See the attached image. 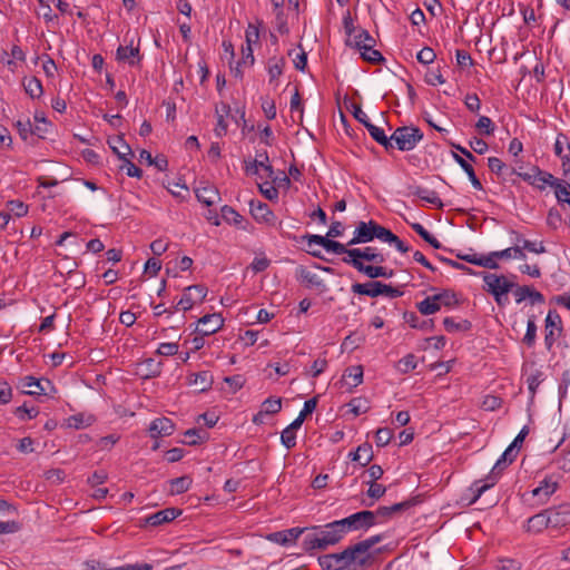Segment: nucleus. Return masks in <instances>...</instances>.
I'll list each match as a JSON object with an SVG mask.
<instances>
[{"mask_svg": "<svg viewBox=\"0 0 570 570\" xmlns=\"http://www.w3.org/2000/svg\"><path fill=\"white\" fill-rule=\"evenodd\" d=\"M338 522L333 521L323 527L307 528V533L303 537L302 548L304 552L312 556L316 550H326L331 546H335L344 538V532Z\"/></svg>", "mask_w": 570, "mask_h": 570, "instance_id": "1", "label": "nucleus"}, {"mask_svg": "<svg viewBox=\"0 0 570 570\" xmlns=\"http://www.w3.org/2000/svg\"><path fill=\"white\" fill-rule=\"evenodd\" d=\"M515 449L509 445L503 452L501 458L494 464L491 474L488 476L489 483H483L481 480L473 482L470 490L473 492L471 503H474L488 489L493 487L498 480L497 474L500 473L508 464H511L517 456Z\"/></svg>", "mask_w": 570, "mask_h": 570, "instance_id": "2", "label": "nucleus"}, {"mask_svg": "<svg viewBox=\"0 0 570 570\" xmlns=\"http://www.w3.org/2000/svg\"><path fill=\"white\" fill-rule=\"evenodd\" d=\"M484 291L490 293L498 305L508 303V294L511 292L515 284L509 281L504 275H497L487 273L483 275Z\"/></svg>", "mask_w": 570, "mask_h": 570, "instance_id": "3", "label": "nucleus"}, {"mask_svg": "<svg viewBox=\"0 0 570 570\" xmlns=\"http://www.w3.org/2000/svg\"><path fill=\"white\" fill-rule=\"evenodd\" d=\"M347 570H364L370 567L374 561V556L366 547L361 542L351 544L344 549Z\"/></svg>", "mask_w": 570, "mask_h": 570, "instance_id": "4", "label": "nucleus"}, {"mask_svg": "<svg viewBox=\"0 0 570 570\" xmlns=\"http://www.w3.org/2000/svg\"><path fill=\"white\" fill-rule=\"evenodd\" d=\"M351 289L354 294L366 295L370 297L386 295L391 298H396L403 295V292L400 288L379 281H372L365 284L355 283L352 285Z\"/></svg>", "mask_w": 570, "mask_h": 570, "instance_id": "5", "label": "nucleus"}, {"mask_svg": "<svg viewBox=\"0 0 570 570\" xmlns=\"http://www.w3.org/2000/svg\"><path fill=\"white\" fill-rule=\"evenodd\" d=\"M423 139V132L417 127H399L391 136L397 148L402 151H409Z\"/></svg>", "mask_w": 570, "mask_h": 570, "instance_id": "6", "label": "nucleus"}, {"mask_svg": "<svg viewBox=\"0 0 570 570\" xmlns=\"http://www.w3.org/2000/svg\"><path fill=\"white\" fill-rule=\"evenodd\" d=\"M563 331L562 321L556 311H549L544 321V345L550 352Z\"/></svg>", "mask_w": 570, "mask_h": 570, "instance_id": "7", "label": "nucleus"}, {"mask_svg": "<svg viewBox=\"0 0 570 570\" xmlns=\"http://www.w3.org/2000/svg\"><path fill=\"white\" fill-rule=\"evenodd\" d=\"M208 293L207 287L203 285H193L184 289L180 299L175 309L189 311L195 304L203 303Z\"/></svg>", "mask_w": 570, "mask_h": 570, "instance_id": "8", "label": "nucleus"}, {"mask_svg": "<svg viewBox=\"0 0 570 570\" xmlns=\"http://www.w3.org/2000/svg\"><path fill=\"white\" fill-rule=\"evenodd\" d=\"M296 278L297 281L303 284L306 288H314L317 289L320 293H324L327 287L323 278L316 274L315 272H312L305 266H299L296 269Z\"/></svg>", "mask_w": 570, "mask_h": 570, "instance_id": "9", "label": "nucleus"}, {"mask_svg": "<svg viewBox=\"0 0 570 570\" xmlns=\"http://www.w3.org/2000/svg\"><path fill=\"white\" fill-rule=\"evenodd\" d=\"M343 262L347 265L353 266L357 272L363 273L367 277L375 279L377 277L390 278L394 275L393 269H387L383 266H372L365 265L362 261L358 259H343Z\"/></svg>", "mask_w": 570, "mask_h": 570, "instance_id": "10", "label": "nucleus"}, {"mask_svg": "<svg viewBox=\"0 0 570 570\" xmlns=\"http://www.w3.org/2000/svg\"><path fill=\"white\" fill-rule=\"evenodd\" d=\"M250 214L257 223H264L269 226H276V216L269 206L261 200L249 202Z\"/></svg>", "mask_w": 570, "mask_h": 570, "instance_id": "11", "label": "nucleus"}, {"mask_svg": "<svg viewBox=\"0 0 570 570\" xmlns=\"http://www.w3.org/2000/svg\"><path fill=\"white\" fill-rule=\"evenodd\" d=\"M224 326V318L219 313L204 315L198 321L197 332L203 336H209Z\"/></svg>", "mask_w": 570, "mask_h": 570, "instance_id": "12", "label": "nucleus"}, {"mask_svg": "<svg viewBox=\"0 0 570 570\" xmlns=\"http://www.w3.org/2000/svg\"><path fill=\"white\" fill-rule=\"evenodd\" d=\"M534 175H521L524 180L529 181L535 188L542 190L547 186L556 188L559 184V179L548 171L540 170L538 167L534 168Z\"/></svg>", "mask_w": 570, "mask_h": 570, "instance_id": "13", "label": "nucleus"}, {"mask_svg": "<svg viewBox=\"0 0 570 570\" xmlns=\"http://www.w3.org/2000/svg\"><path fill=\"white\" fill-rule=\"evenodd\" d=\"M551 528H562L570 524V504H561L546 510Z\"/></svg>", "mask_w": 570, "mask_h": 570, "instance_id": "14", "label": "nucleus"}, {"mask_svg": "<svg viewBox=\"0 0 570 570\" xmlns=\"http://www.w3.org/2000/svg\"><path fill=\"white\" fill-rule=\"evenodd\" d=\"M318 563L323 570H347L344 550L338 553L321 556L318 558Z\"/></svg>", "mask_w": 570, "mask_h": 570, "instance_id": "15", "label": "nucleus"}, {"mask_svg": "<svg viewBox=\"0 0 570 570\" xmlns=\"http://www.w3.org/2000/svg\"><path fill=\"white\" fill-rule=\"evenodd\" d=\"M343 259H358V261H367L376 264H382L385 262V257L383 254L377 253L373 247L365 248H351L348 252V257H343Z\"/></svg>", "mask_w": 570, "mask_h": 570, "instance_id": "16", "label": "nucleus"}, {"mask_svg": "<svg viewBox=\"0 0 570 570\" xmlns=\"http://www.w3.org/2000/svg\"><path fill=\"white\" fill-rule=\"evenodd\" d=\"M372 225H375V220L367 223L360 222L355 228L354 237L347 243L348 246L372 242L375 238V233L372 229Z\"/></svg>", "mask_w": 570, "mask_h": 570, "instance_id": "17", "label": "nucleus"}, {"mask_svg": "<svg viewBox=\"0 0 570 570\" xmlns=\"http://www.w3.org/2000/svg\"><path fill=\"white\" fill-rule=\"evenodd\" d=\"M306 533L307 528H291L284 531L274 532L268 537V539L276 543L287 546L294 543L299 535H305Z\"/></svg>", "mask_w": 570, "mask_h": 570, "instance_id": "18", "label": "nucleus"}, {"mask_svg": "<svg viewBox=\"0 0 570 570\" xmlns=\"http://www.w3.org/2000/svg\"><path fill=\"white\" fill-rule=\"evenodd\" d=\"M245 38H246L247 48H246V50L243 49V62H244V65L248 63L252 66V65H254V61H255L252 45L256 43L259 39L258 27H256L253 23H249L246 29Z\"/></svg>", "mask_w": 570, "mask_h": 570, "instance_id": "19", "label": "nucleus"}, {"mask_svg": "<svg viewBox=\"0 0 570 570\" xmlns=\"http://www.w3.org/2000/svg\"><path fill=\"white\" fill-rule=\"evenodd\" d=\"M214 376L209 371H202L193 373L188 376V384L194 385L199 393L206 392L212 389Z\"/></svg>", "mask_w": 570, "mask_h": 570, "instance_id": "20", "label": "nucleus"}, {"mask_svg": "<svg viewBox=\"0 0 570 570\" xmlns=\"http://www.w3.org/2000/svg\"><path fill=\"white\" fill-rule=\"evenodd\" d=\"M174 430L175 425L173 421L168 417L155 419L149 426V433L151 438L171 435Z\"/></svg>", "mask_w": 570, "mask_h": 570, "instance_id": "21", "label": "nucleus"}, {"mask_svg": "<svg viewBox=\"0 0 570 570\" xmlns=\"http://www.w3.org/2000/svg\"><path fill=\"white\" fill-rule=\"evenodd\" d=\"M515 289L513 292L515 296V302L521 303L525 298H529L531 301V304H543L544 303V296L535 291L534 288L523 285V286H514Z\"/></svg>", "mask_w": 570, "mask_h": 570, "instance_id": "22", "label": "nucleus"}, {"mask_svg": "<svg viewBox=\"0 0 570 570\" xmlns=\"http://www.w3.org/2000/svg\"><path fill=\"white\" fill-rule=\"evenodd\" d=\"M180 513L181 511L178 509L167 508L147 517L146 523L153 527H157L175 520L178 515H180Z\"/></svg>", "mask_w": 570, "mask_h": 570, "instance_id": "23", "label": "nucleus"}, {"mask_svg": "<svg viewBox=\"0 0 570 570\" xmlns=\"http://www.w3.org/2000/svg\"><path fill=\"white\" fill-rule=\"evenodd\" d=\"M161 366H163V363L160 361H156L154 358H146L138 364L137 373L142 379L157 377L161 373Z\"/></svg>", "mask_w": 570, "mask_h": 570, "instance_id": "24", "label": "nucleus"}, {"mask_svg": "<svg viewBox=\"0 0 570 570\" xmlns=\"http://www.w3.org/2000/svg\"><path fill=\"white\" fill-rule=\"evenodd\" d=\"M409 189L412 195L420 197L423 202L431 204L436 208L443 207V203L438 196L436 191L429 190L421 186H410Z\"/></svg>", "mask_w": 570, "mask_h": 570, "instance_id": "25", "label": "nucleus"}, {"mask_svg": "<svg viewBox=\"0 0 570 570\" xmlns=\"http://www.w3.org/2000/svg\"><path fill=\"white\" fill-rule=\"evenodd\" d=\"M197 199L205 206L209 207L220 200L219 191L216 187L207 185L196 189Z\"/></svg>", "mask_w": 570, "mask_h": 570, "instance_id": "26", "label": "nucleus"}, {"mask_svg": "<svg viewBox=\"0 0 570 570\" xmlns=\"http://www.w3.org/2000/svg\"><path fill=\"white\" fill-rule=\"evenodd\" d=\"M108 145L119 159H125L126 156L132 155L130 146L126 142L122 136L109 138Z\"/></svg>", "mask_w": 570, "mask_h": 570, "instance_id": "27", "label": "nucleus"}, {"mask_svg": "<svg viewBox=\"0 0 570 570\" xmlns=\"http://www.w3.org/2000/svg\"><path fill=\"white\" fill-rule=\"evenodd\" d=\"M551 527L546 510L532 515L528 519L527 530L530 532H541L544 529Z\"/></svg>", "mask_w": 570, "mask_h": 570, "instance_id": "28", "label": "nucleus"}, {"mask_svg": "<svg viewBox=\"0 0 570 570\" xmlns=\"http://www.w3.org/2000/svg\"><path fill=\"white\" fill-rule=\"evenodd\" d=\"M352 461L358 462L362 466H366L373 459L372 445L363 443L357 446L355 452L350 454Z\"/></svg>", "mask_w": 570, "mask_h": 570, "instance_id": "29", "label": "nucleus"}, {"mask_svg": "<svg viewBox=\"0 0 570 570\" xmlns=\"http://www.w3.org/2000/svg\"><path fill=\"white\" fill-rule=\"evenodd\" d=\"M453 158L461 166V168L466 173L472 186L478 190H482L483 186H482L480 179L476 177L475 171H474L473 167L471 166V164L468 163L466 159H464L462 156H460L459 154H455V153L453 154Z\"/></svg>", "mask_w": 570, "mask_h": 570, "instance_id": "30", "label": "nucleus"}, {"mask_svg": "<svg viewBox=\"0 0 570 570\" xmlns=\"http://www.w3.org/2000/svg\"><path fill=\"white\" fill-rule=\"evenodd\" d=\"M558 489V483L552 481L550 478H546L540 482V485L532 490L533 497L543 495L544 500H548Z\"/></svg>", "mask_w": 570, "mask_h": 570, "instance_id": "31", "label": "nucleus"}, {"mask_svg": "<svg viewBox=\"0 0 570 570\" xmlns=\"http://www.w3.org/2000/svg\"><path fill=\"white\" fill-rule=\"evenodd\" d=\"M365 128L368 130L371 137L379 142L380 145L384 146L385 149L392 148L393 145L391 142V138H387L384 130L380 127H376L371 121L365 124Z\"/></svg>", "mask_w": 570, "mask_h": 570, "instance_id": "32", "label": "nucleus"}, {"mask_svg": "<svg viewBox=\"0 0 570 570\" xmlns=\"http://www.w3.org/2000/svg\"><path fill=\"white\" fill-rule=\"evenodd\" d=\"M21 385L22 387L29 389L24 391V393L29 395H41L46 393V390L42 386L41 381L31 375L22 377Z\"/></svg>", "mask_w": 570, "mask_h": 570, "instance_id": "33", "label": "nucleus"}, {"mask_svg": "<svg viewBox=\"0 0 570 570\" xmlns=\"http://www.w3.org/2000/svg\"><path fill=\"white\" fill-rule=\"evenodd\" d=\"M441 309V306L453 307L459 305L456 294L451 289H443L441 293L432 295Z\"/></svg>", "mask_w": 570, "mask_h": 570, "instance_id": "34", "label": "nucleus"}, {"mask_svg": "<svg viewBox=\"0 0 570 570\" xmlns=\"http://www.w3.org/2000/svg\"><path fill=\"white\" fill-rule=\"evenodd\" d=\"M134 58L139 59V48L132 46H119L117 49V59L120 61H127L134 66L136 61Z\"/></svg>", "mask_w": 570, "mask_h": 570, "instance_id": "35", "label": "nucleus"}, {"mask_svg": "<svg viewBox=\"0 0 570 570\" xmlns=\"http://www.w3.org/2000/svg\"><path fill=\"white\" fill-rule=\"evenodd\" d=\"M267 66L269 82H273L282 76L285 66V59L283 57H272L268 59Z\"/></svg>", "mask_w": 570, "mask_h": 570, "instance_id": "36", "label": "nucleus"}, {"mask_svg": "<svg viewBox=\"0 0 570 570\" xmlns=\"http://www.w3.org/2000/svg\"><path fill=\"white\" fill-rule=\"evenodd\" d=\"M337 522H338L337 525L341 527L344 534H346L348 531H352V530L363 529L360 512L353 513L342 520H337Z\"/></svg>", "mask_w": 570, "mask_h": 570, "instance_id": "37", "label": "nucleus"}, {"mask_svg": "<svg viewBox=\"0 0 570 570\" xmlns=\"http://www.w3.org/2000/svg\"><path fill=\"white\" fill-rule=\"evenodd\" d=\"M230 111V107L229 105L223 102L220 105V107H217L216 108V114H217V125L215 127V134L217 137H223L224 135H226L227 132V124L224 119V114H229Z\"/></svg>", "mask_w": 570, "mask_h": 570, "instance_id": "38", "label": "nucleus"}, {"mask_svg": "<svg viewBox=\"0 0 570 570\" xmlns=\"http://www.w3.org/2000/svg\"><path fill=\"white\" fill-rule=\"evenodd\" d=\"M22 83L26 92L32 99L39 98L43 94L41 81L37 77L24 78Z\"/></svg>", "mask_w": 570, "mask_h": 570, "instance_id": "39", "label": "nucleus"}, {"mask_svg": "<svg viewBox=\"0 0 570 570\" xmlns=\"http://www.w3.org/2000/svg\"><path fill=\"white\" fill-rule=\"evenodd\" d=\"M443 325L446 332L454 333V332H466L470 331L472 327V324L468 320H463L462 322H455L452 317H445L443 320Z\"/></svg>", "mask_w": 570, "mask_h": 570, "instance_id": "40", "label": "nucleus"}, {"mask_svg": "<svg viewBox=\"0 0 570 570\" xmlns=\"http://www.w3.org/2000/svg\"><path fill=\"white\" fill-rule=\"evenodd\" d=\"M184 443L188 445H196L205 442L208 439V433L199 429H189L185 432Z\"/></svg>", "mask_w": 570, "mask_h": 570, "instance_id": "41", "label": "nucleus"}, {"mask_svg": "<svg viewBox=\"0 0 570 570\" xmlns=\"http://www.w3.org/2000/svg\"><path fill=\"white\" fill-rule=\"evenodd\" d=\"M537 330H538V327H537V324H535V315H531L528 318L527 332H525V335L523 337V343L528 347H532L535 344Z\"/></svg>", "mask_w": 570, "mask_h": 570, "instance_id": "42", "label": "nucleus"}, {"mask_svg": "<svg viewBox=\"0 0 570 570\" xmlns=\"http://www.w3.org/2000/svg\"><path fill=\"white\" fill-rule=\"evenodd\" d=\"M416 356L412 353L410 354H406L404 357H402L397 364H396V370L402 373V374H406V373H410L411 371L415 370L416 368Z\"/></svg>", "mask_w": 570, "mask_h": 570, "instance_id": "43", "label": "nucleus"}, {"mask_svg": "<svg viewBox=\"0 0 570 570\" xmlns=\"http://www.w3.org/2000/svg\"><path fill=\"white\" fill-rule=\"evenodd\" d=\"M513 234L515 235V242L518 244H522V248L523 249H527L531 253H535V254H543L546 253V247L543 246L542 243H535V242H531V240H528V239H524L521 237L520 234L513 232Z\"/></svg>", "mask_w": 570, "mask_h": 570, "instance_id": "44", "label": "nucleus"}, {"mask_svg": "<svg viewBox=\"0 0 570 570\" xmlns=\"http://www.w3.org/2000/svg\"><path fill=\"white\" fill-rule=\"evenodd\" d=\"M347 406L350 407V411L355 415H360L363 413L368 412L370 404L368 401L364 397H354L348 403Z\"/></svg>", "mask_w": 570, "mask_h": 570, "instance_id": "45", "label": "nucleus"}, {"mask_svg": "<svg viewBox=\"0 0 570 570\" xmlns=\"http://www.w3.org/2000/svg\"><path fill=\"white\" fill-rule=\"evenodd\" d=\"M416 308L422 315H431L440 311L438 303L433 301V296H428L422 302H419Z\"/></svg>", "mask_w": 570, "mask_h": 570, "instance_id": "46", "label": "nucleus"}, {"mask_svg": "<svg viewBox=\"0 0 570 570\" xmlns=\"http://www.w3.org/2000/svg\"><path fill=\"white\" fill-rule=\"evenodd\" d=\"M404 318L406 323L413 328L430 330L433 327V320L420 321L415 313H405Z\"/></svg>", "mask_w": 570, "mask_h": 570, "instance_id": "47", "label": "nucleus"}, {"mask_svg": "<svg viewBox=\"0 0 570 570\" xmlns=\"http://www.w3.org/2000/svg\"><path fill=\"white\" fill-rule=\"evenodd\" d=\"M261 410L266 415L278 413L282 410V399L281 397H268V399H266L262 403Z\"/></svg>", "mask_w": 570, "mask_h": 570, "instance_id": "48", "label": "nucleus"}, {"mask_svg": "<svg viewBox=\"0 0 570 570\" xmlns=\"http://www.w3.org/2000/svg\"><path fill=\"white\" fill-rule=\"evenodd\" d=\"M191 479L186 475L173 479L170 481L171 492L176 494L187 492L191 485Z\"/></svg>", "mask_w": 570, "mask_h": 570, "instance_id": "49", "label": "nucleus"}, {"mask_svg": "<svg viewBox=\"0 0 570 570\" xmlns=\"http://www.w3.org/2000/svg\"><path fill=\"white\" fill-rule=\"evenodd\" d=\"M374 45H367V47L363 46V49L361 51L362 58L371 63H377L384 60V57L379 50H375Z\"/></svg>", "mask_w": 570, "mask_h": 570, "instance_id": "50", "label": "nucleus"}, {"mask_svg": "<svg viewBox=\"0 0 570 570\" xmlns=\"http://www.w3.org/2000/svg\"><path fill=\"white\" fill-rule=\"evenodd\" d=\"M343 377L352 380L351 386H357L363 381V367L361 365L350 366L345 370Z\"/></svg>", "mask_w": 570, "mask_h": 570, "instance_id": "51", "label": "nucleus"}, {"mask_svg": "<svg viewBox=\"0 0 570 570\" xmlns=\"http://www.w3.org/2000/svg\"><path fill=\"white\" fill-rule=\"evenodd\" d=\"M543 373L540 370H535L527 377L528 390L532 397L537 393V389L543 382Z\"/></svg>", "mask_w": 570, "mask_h": 570, "instance_id": "52", "label": "nucleus"}, {"mask_svg": "<svg viewBox=\"0 0 570 570\" xmlns=\"http://www.w3.org/2000/svg\"><path fill=\"white\" fill-rule=\"evenodd\" d=\"M475 128L481 135L491 136L494 132L495 126L491 118L481 116L475 124Z\"/></svg>", "mask_w": 570, "mask_h": 570, "instance_id": "53", "label": "nucleus"}, {"mask_svg": "<svg viewBox=\"0 0 570 570\" xmlns=\"http://www.w3.org/2000/svg\"><path fill=\"white\" fill-rule=\"evenodd\" d=\"M488 167L489 169L497 174L498 176L505 175V171L510 170L513 173V169H510L500 158L498 157H489L488 158Z\"/></svg>", "mask_w": 570, "mask_h": 570, "instance_id": "54", "label": "nucleus"}, {"mask_svg": "<svg viewBox=\"0 0 570 570\" xmlns=\"http://www.w3.org/2000/svg\"><path fill=\"white\" fill-rule=\"evenodd\" d=\"M222 217L225 222L234 225H239L242 223V215H239L233 207L225 205L220 209Z\"/></svg>", "mask_w": 570, "mask_h": 570, "instance_id": "55", "label": "nucleus"}, {"mask_svg": "<svg viewBox=\"0 0 570 570\" xmlns=\"http://www.w3.org/2000/svg\"><path fill=\"white\" fill-rule=\"evenodd\" d=\"M360 517H361V521H362V528L365 530L373 525L382 523V520H377L375 511H370V510L360 511Z\"/></svg>", "mask_w": 570, "mask_h": 570, "instance_id": "56", "label": "nucleus"}, {"mask_svg": "<svg viewBox=\"0 0 570 570\" xmlns=\"http://www.w3.org/2000/svg\"><path fill=\"white\" fill-rule=\"evenodd\" d=\"M354 45L358 50L367 47V45H375V39L368 33L366 30H360L357 35L354 36Z\"/></svg>", "mask_w": 570, "mask_h": 570, "instance_id": "57", "label": "nucleus"}, {"mask_svg": "<svg viewBox=\"0 0 570 570\" xmlns=\"http://www.w3.org/2000/svg\"><path fill=\"white\" fill-rule=\"evenodd\" d=\"M373 232L376 234L375 238L384 242V243H391V240L394 239L395 234H393L390 229L385 228L384 226L377 224L375 222V225H372Z\"/></svg>", "mask_w": 570, "mask_h": 570, "instance_id": "58", "label": "nucleus"}, {"mask_svg": "<svg viewBox=\"0 0 570 570\" xmlns=\"http://www.w3.org/2000/svg\"><path fill=\"white\" fill-rule=\"evenodd\" d=\"M393 438V431L389 428H381L375 433V443L382 448L390 443Z\"/></svg>", "mask_w": 570, "mask_h": 570, "instance_id": "59", "label": "nucleus"}, {"mask_svg": "<svg viewBox=\"0 0 570 570\" xmlns=\"http://www.w3.org/2000/svg\"><path fill=\"white\" fill-rule=\"evenodd\" d=\"M7 208L16 217H23L28 214V206L20 200H10L7 203Z\"/></svg>", "mask_w": 570, "mask_h": 570, "instance_id": "60", "label": "nucleus"}, {"mask_svg": "<svg viewBox=\"0 0 570 570\" xmlns=\"http://www.w3.org/2000/svg\"><path fill=\"white\" fill-rule=\"evenodd\" d=\"M16 128L23 140H27L29 135H32V124L29 118L17 120Z\"/></svg>", "mask_w": 570, "mask_h": 570, "instance_id": "61", "label": "nucleus"}, {"mask_svg": "<svg viewBox=\"0 0 570 570\" xmlns=\"http://www.w3.org/2000/svg\"><path fill=\"white\" fill-rule=\"evenodd\" d=\"M122 160V165L120 166V169H125L127 176L129 177H136L140 178L142 176V170L138 168L129 158L128 156L125 157Z\"/></svg>", "mask_w": 570, "mask_h": 570, "instance_id": "62", "label": "nucleus"}, {"mask_svg": "<svg viewBox=\"0 0 570 570\" xmlns=\"http://www.w3.org/2000/svg\"><path fill=\"white\" fill-rule=\"evenodd\" d=\"M495 567L498 570H520L521 563L515 559L499 558Z\"/></svg>", "mask_w": 570, "mask_h": 570, "instance_id": "63", "label": "nucleus"}, {"mask_svg": "<svg viewBox=\"0 0 570 570\" xmlns=\"http://www.w3.org/2000/svg\"><path fill=\"white\" fill-rule=\"evenodd\" d=\"M38 410L36 407H27L26 404L21 405V406H18L16 410H14V414L21 420V421H26V420H31L33 417H36L38 415Z\"/></svg>", "mask_w": 570, "mask_h": 570, "instance_id": "64", "label": "nucleus"}]
</instances>
